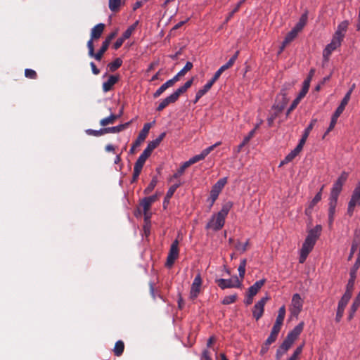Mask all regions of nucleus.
Here are the masks:
<instances>
[{
  "mask_svg": "<svg viewBox=\"0 0 360 360\" xmlns=\"http://www.w3.org/2000/svg\"><path fill=\"white\" fill-rule=\"evenodd\" d=\"M322 231V226L319 224L316 225L314 228L308 231L307 236L302 244V248L300 251L299 262L304 263L308 255L313 250L316 240L319 238Z\"/></svg>",
  "mask_w": 360,
  "mask_h": 360,
  "instance_id": "obj_1",
  "label": "nucleus"
},
{
  "mask_svg": "<svg viewBox=\"0 0 360 360\" xmlns=\"http://www.w3.org/2000/svg\"><path fill=\"white\" fill-rule=\"evenodd\" d=\"M233 207V202L228 201L225 202L220 211L212 214L209 221L205 226L206 229H212L214 231L221 230L225 224V219Z\"/></svg>",
  "mask_w": 360,
  "mask_h": 360,
  "instance_id": "obj_2",
  "label": "nucleus"
},
{
  "mask_svg": "<svg viewBox=\"0 0 360 360\" xmlns=\"http://www.w3.org/2000/svg\"><path fill=\"white\" fill-rule=\"evenodd\" d=\"M151 153L150 151L145 148L140 155L134 164L131 182H135L138 179L146 160L150 156Z\"/></svg>",
  "mask_w": 360,
  "mask_h": 360,
  "instance_id": "obj_3",
  "label": "nucleus"
},
{
  "mask_svg": "<svg viewBox=\"0 0 360 360\" xmlns=\"http://www.w3.org/2000/svg\"><path fill=\"white\" fill-rule=\"evenodd\" d=\"M348 177V173L343 172L333 184L330 191L329 199L338 200V196L342 190V186Z\"/></svg>",
  "mask_w": 360,
  "mask_h": 360,
  "instance_id": "obj_4",
  "label": "nucleus"
},
{
  "mask_svg": "<svg viewBox=\"0 0 360 360\" xmlns=\"http://www.w3.org/2000/svg\"><path fill=\"white\" fill-rule=\"evenodd\" d=\"M227 183V178L224 177L220 179H219L217 183L214 184V185L212 186L211 191H210V196L208 198V200L210 201L209 209L210 210L212 207L213 206L214 202L217 199L219 193L222 191L223 188Z\"/></svg>",
  "mask_w": 360,
  "mask_h": 360,
  "instance_id": "obj_5",
  "label": "nucleus"
},
{
  "mask_svg": "<svg viewBox=\"0 0 360 360\" xmlns=\"http://www.w3.org/2000/svg\"><path fill=\"white\" fill-rule=\"evenodd\" d=\"M360 206V181L354 189L351 198L348 202L347 214L352 216L355 207Z\"/></svg>",
  "mask_w": 360,
  "mask_h": 360,
  "instance_id": "obj_6",
  "label": "nucleus"
},
{
  "mask_svg": "<svg viewBox=\"0 0 360 360\" xmlns=\"http://www.w3.org/2000/svg\"><path fill=\"white\" fill-rule=\"evenodd\" d=\"M288 101L285 91L281 90V93L276 96L272 110L275 113L279 115L285 108Z\"/></svg>",
  "mask_w": 360,
  "mask_h": 360,
  "instance_id": "obj_7",
  "label": "nucleus"
},
{
  "mask_svg": "<svg viewBox=\"0 0 360 360\" xmlns=\"http://www.w3.org/2000/svg\"><path fill=\"white\" fill-rule=\"evenodd\" d=\"M304 300L299 293L292 295L290 311L292 316L297 317L302 310Z\"/></svg>",
  "mask_w": 360,
  "mask_h": 360,
  "instance_id": "obj_8",
  "label": "nucleus"
},
{
  "mask_svg": "<svg viewBox=\"0 0 360 360\" xmlns=\"http://www.w3.org/2000/svg\"><path fill=\"white\" fill-rule=\"evenodd\" d=\"M108 47L109 45L103 41L102 45L99 50L96 53H95L94 44L93 42H91V40H89L87 42L89 56L91 58H95L98 61H100L102 59L104 53L108 50Z\"/></svg>",
  "mask_w": 360,
  "mask_h": 360,
  "instance_id": "obj_9",
  "label": "nucleus"
},
{
  "mask_svg": "<svg viewBox=\"0 0 360 360\" xmlns=\"http://www.w3.org/2000/svg\"><path fill=\"white\" fill-rule=\"evenodd\" d=\"M216 283L221 289L240 288L241 286V281L237 276L229 279L219 278L216 280Z\"/></svg>",
  "mask_w": 360,
  "mask_h": 360,
  "instance_id": "obj_10",
  "label": "nucleus"
},
{
  "mask_svg": "<svg viewBox=\"0 0 360 360\" xmlns=\"http://www.w3.org/2000/svg\"><path fill=\"white\" fill-rule=\"evenodd\" d=\"M150 127H151V123H146L143 125V127L141 129V131H140L136 140L133 143V144L129 150L130 154H133L135 151V148L136 147L139 146L141 143L143 142L146 139Z\"/></svg>",
  "mask_w": 360,
  "mask_h": 360,
  "instance_id": "obj_11",
  "label": "nucleus"
},
{
  "mask_svg": "<svg viewBox=\"0 0 360 360\" xmlns=\"http://www.w3.org/2000/svg\"><path fill=\"white\" fill-rule=\"evenodd\" d=\"M179 242L177 240L173 241L167 257L166 266L171 267L179 256Z\"/></svg>",
  "mask_w": 360,
  "mask_h": 360,
  "instance_id": "obj_12",
  "label": "nucleus"
},
{
  "mask_svg": "<svg viewBox=\"0 0 360 360\" xmlns=\"http://www.w3.org/2000/svg\"><path fill=\"white\" fill-rule=\"evenodd\" d=\"M342 41V39L333 36L330 43L328 44L323 51V57L325 60H328L332 52L338 47L340 46Z\"/></svg>",
  "mask_w": 360,
  "mask_h": 360,
  "instance_id": "obj_13",
  "label": "nucleus"
},
{
  "mask_svg": "<svg viewBox=\"0 0 360 360\" xmlns=\"http://www.w3.org/2000/svg\"><path fill=\"white\" fill-rule=\"evenodd\" d=\"M202 283V281L201 275L200 273H198L194 278V280L191 284L190 295H189L190 299L195 300L198 296V295L200 292Z\"/></svg>",
  "mask_w": 360,
  "mask_h": 360,
  "instance_id": "obj_14",
  "label": "nucleus"
},
{
  "mask_svg": "<svg viewBox=\"0 0 360 360\" xmlns=\"http://www.w3.org/2000/svg\"><path fill=\"white\" fill-rule=\"evenodd\" d=\"M269 300V297L266 296L261 298L254 306L252 309L253 317L257 321L263 315L264 310V305L266 301Z\"/></svg>",
  "mask_w": 360,
  "mask_h": 360,
  "instance_id": "obj_15",
  "label": "nucleus"
},
{
  "mask_svg": "<svg viewBox=\"0 0 360 360\" xmlns=\"http://www.w3.org/2000/svg\"><path fill=\"white\" fill-rule=\"evenodd\" d=\"M337 204H338V200L328 199V225H329V227H332V226H333Z\"/></svg>",
  "mask_w": 360,
  "mask_h": 360,
  "instance_id": "obj_16",
  "label": "nucleus"
},
{
  "mask_svg": "<svg viewBox=\"0 0 360 360\" xmlns=\"http://www.w3.org/2000/svg\"><path fill=\"white\" fill-rule=\"evenodd\" d=\"M212 147H207L202 150L201 153L198 155H195L191 158L188 161H186L189 166H191L193 164L196 163L197 162L200 160H202L205 158L206 156H207L210 153V149Z\"/></svg>",
  "mask_w": 360,
  "mask_h": 360,
  "instance_id": "obj_17",
  "label": "nucleus"
},
{
  "mask_svg": "<svg viewBox=\"0 0 360 360\" xmlns=\"http://www.w3.org/2000/svg\"><path fill=\"white\" fill-rule=\"evenodd\" d=\"M105 29V24L103 23H98L96 25H95L91 31V38L89 40H91V42L94 39H98L101 37L102 35L103 31Z\"/></svg>",
  "mask_w": 360,
  "mask_h": 360,
  "instance_id": "obj_18",
  "label": "nucleus"
},
{
  "mask_svg": "<svg viewBox=\"0 0 360 360\" xmlns=\"http://www.w3.org/2000/svg\"><path fill=\"white\" fill-rule=\"evenodd\" d=\"M349 25V22L347 20H344L341 22L337 27V30L333 36L343 40L345 32H347V27Z\"/></svg>",
  "mask_w": 360,
  "mask_h": 360,
  "instance_id": "obj_19",
  "label": "nucleus"
},
{
  "mask_svg": "<svg viewBox=\"0 0 360 360\" xmlns=\"http://www.w3.org/2000/svg\"><path fill=\"white\" fill-rule=\"evenodd\" d=\"M214 83V82L211 79L205 85H204L202 89H199L195 94V97L193 101V103H196L199 101V99L211 89Z\"/></svg>",
  "mask_w": 360,
  "mask_h": 360,
  "instance_id": "obj_20",
  "label": "nucleus"
},
{
  "mask_svg": "<svg viewBox=\"0 0 360 360\" xmlns=\"http://www.w3.org/2000/svg\"><path fill=\"white\" fill-rule=\"evenodd\" d=\"M119 77L117 75H110L108 80L103 83V91L108 92L118 82Z\"/></svg>",
  "mask_w": 360,
  "mask_h": 360,
  "instance_id": "obj_21",
  "label": "nucleus"
},
{
  "mask_svg": "<svg viewBox=\"0 0 360 360\" xmlns=\"http://www.w3.org/2000/svg\"><path fill=\"white\" fill-rule=\"evenodd\" d=\"M132 122V120L125 122L124 124H121L115 127H105V131H106V134L112 133V134H116L119 133L124 129H126L130 124Z\"/></svg>",
  "mask_w": 360,
  "mask_h": 360,
  "instance_id": "obj_22",
  "label": "nucleus"
},
{
  "mask_svg": "<svg viewBox=\"0 0 360 360\" xmlns=\"http://www.w3.org/2000/svg\"><path fill=\"white\" fill-rule=\"evenodd\" d=\"M165 136L166 132H162L155 139L148 142L146 148L152 153L153 150L159 146Z\"/></svg>",
  "mask_w": 360,
  "mask_h": 360,
  "instance_id": "obj_23",
  "label": "nucleus"
},
{
  "mask_svg": "<svg viewBox=\"0 0 360 360\" xmlns=\"http://www.w3.org/2000/svg\"><path fill=\"white\" fill-rule=\"evenodd\" d=\"M304 322H300L298 325H297L292 330H290L288 334L287 335V337L292 339V340L295 341V340L298 338V336L302 333L303 328H304Z\"/></svg>",
  "mask_w": 360,
  "mask_h": 360,
  "instance_id": "obj_24",
  "label": "nucleus"
},
{
  "mask_svg": "<svg viewBox=\"0 0 360 360\" xmlns=\"http://www.w3.org/2000/svg\"><path fill=\"white\" fill-rule=\"evenodd\" d=\"M359 267H360V259H356L354 264L353 265V266L351 269L350 272H349L350 278L347 282V283H349V286H351L352 285H354L355 279L356 277V272Z\"/></svg>",
  "mask_w": 360,
  "mask_h": 360,
  "instance_id": "obj_25",
  "label": "nucleus"
},
{
  "mask_svg": "<svg viewBox=\"0 0 360 360\" xmlns=\"http://www.w3.org/2000/svg\"><path fill=\"white\" fill-rule=\"evenodd\" d=\"M265 281V279H261L256 281L248 288V292L250 293L251 296L256 295L260 288L264 285Z\"/></svg>",
  "mask_w": 360,
  "mask_h": 360,
  "instance_id": "obj_26",
  "label": "nucleus"
},
{
  "mask_svg": "<svg viewBox=\"0 0 360 360\" xmlns=\"http://www.w3.org/2000/svg\"><path fill=\"white\" fill-rule=\"evenodd\" d=\"M174 83L175 82L172 79L167 80L165 83L161 85L160 87H159L156 90V91L153 94V97H159L167 89L172 86L174 84Z\"/></svg>",
  "mask_w": 360,
  "mask_h": 360,
  "instance_id": "obj_27",
  "label": "nucleus"
},
{
  "mask_svg": "<svg viewBox=\"0 0 360 360\" xmlns=\"http://www.w3.org/2000/svg\"><path fill=\"white\" fill-rule=\"evenodd\" d=\"M342 112L343 111L341 109H339L337 108V109L335 110L334 114L333 115V116L331 117L330 125H329L327 131H326V134L329 133L331 130L333 129V128L335 127V126L337 123L338 117L340 116V115L342 113Z\"/></svg>",
  "mask_w": 360,
  "mask_h": 360,
  "instance_id": "obj_28",
  "label": "nucleus"
},
{
  "mask_svg": "<svg viewBox=\"0 0 360 360\" xmlns=\"http://www.w3.org/2000/svg\"><path fill=\"white\" fill-rule=\"evenodd\" d=\"M301 151L295 148L290 153H288L285 158L281 162L279 167H281L288 162H291Z\"/></svg>",
  "mask_w": 360,
  "mask_h": 360,
  "instance_id": "obj_29",
  "label": "nucleus"
},
{
  "mask_svg": "<svg viewBox=\"0 0 360 360\" xmlns=\"http://www.w3.org/2000/svg\"><path fill=\"white\" fill-rule=\"evenodd\" d=\"M359 306H360V292L356 297L355 300H354V302L350 307V311H349V314L348 316L349 320H351L354 317V314Z\"/></svg>",
  "mask_w": 360,
  "mask_h": 360,
  "instance_id": "obj_30",
  "label": "nucleus"
},
{
  "mask_svg": "<svg viewBox=\"0 0 360 360\" xmlns=\"http://www.w3.org/2000/svg\"><path fill=\"white\" fill-rule=\"evenodd\" d=\"M307 18H308V15H307V12L306 11L301 15L298 22L295 25V26L292 29L296 30V32H300L303 29V27L305 26V25L307 24Z\"/></svg>",
  "mask_w": 360,
  "mask_h": 360,
  "instance_id": "obj_31",
  "label": "nucleus"
},
{
  "mask_svg": "<svg viewBox=\"0 0 360 360\" xmlns=\"http://www.w3.org/2000/svg\"><path fill=\"white\" fill-rule=\"evenodd\" d=\"M297 34H298V32H296V30H295L294 29H292V30L287 34V35L285 36V37L283 41L282 46L281 47V50H280L281 52L283 50L284 47L288 43L292 41L297 37Z\"/></svg>",
  "mask_w": 360,
  "mask_h": 360,
  "instance_id": "obj_32",
  "label": "nucleus"
},
{
  "mask_svg": "<svg viewBox=\"0 0 360 360\" xmlns=\"http://www.w3.org/2000/svg\"><path fill=\"white\" fill-rule=\"evenodd\" d=\"M176 101L175 98L170 94L165 98H164L157 107L158 111H162L165 108H166L169 104L175 103Z\"/></svg>",
  "mask_w": 360,
  "mask_h": 360,
  "instance_id": "obj_33",
  "label": "nucleus"
},
{
  "mask_svg": "<svg viewBox=\"0 0 360 360\" xmlns=\"http://www.w3.org/2000/svg\"><path fill=\"white\" fill-rule=\"evenodd\" d=\"M347 303L342 300L339 301L335 316V321L337 322H340L342 317L343 316L345 308L347 306Z\"/></svg>",
  "mask_w": 360,
  "mask_h": 360,
  "instance_id": "obj_34",
  "label": "nucleus"
},
{
  "mask_svg": "<svg viewBox=\"0 0 360 360\" xmlns=\"http://www.w3.org/2000/svg\"><path fill=\"white\" fill-rule=\"evenodd\" d=\"M193 68V63L191 62L188 61L185 66L174 76L172 78L175 82H176L179 77L184 75L187 71H189Z\"/></svg>",
  "mask_w": 360,
  "mask_h": 360,
  "instance_id": "obj_35",
  "label": "nucleus"
},
{
  "mask_svg": "<svg viewBox=\"0 0 360 360\" xmlns=\"http://www.w3.org/2000/svg\"><path fill=\"white\" fill-rule=\"evenodd\" d=\"M354 286V285H352L351 286H349V283H347V286H346L345 292L341 297L340 300H342L346 303L349 302V301L352 297V290H353Z\"/></svg>",
  "mask_w": 360,
  "mask_h": 360,
  "instance_id": "obj_36",
  "label": "nucleus"
},
{
  "mask_svg": "<svg viewBox=\"0 0 360 360\" xmlns=\"http://www.w3.org/2000/svg\"><path fill=\"white\" fill-rule=\"evenodd\" d=\"M354 286V285H352L351 286H349V283H347V286H346L345 292L341 297L340 300H342L346 303L349 302V301L352 297V290H353Z\"/></svg>",
  "mask_w": 360,
  "mask_h": 360,
  "instance_id": "obj_37",
  "label": "nucleus"
},
{
  "mask_svg": "<svg viewBox=\"0 0 360 360\" xmlns=\"http://www.w3.org/2000/svg\"><path fill=\"white\" fill-rule=\"evenodd\" d=\"M119 118V115H115L111 113L108 117H105L100 121L101 126H106L108 124H113L115 121Z\"/></svg>",
  "mask_w": 360,
  "mask_h": 360,
  "instance_id": "obj_38",
  "label": "nucleus"
},
{
  "mask_svg": "<svg viewBox=\"0 0 360 360\" xmlns=\"http://www.w3.org/2000/svg\"><path fill=\"white\" fill-rule=\"evenodd\" d=\"M124 344L123 341H122V340L117 341L115 345L114 349H113L115 355L117 356H121L124 352Z\"/></svg>",
  "mask_w": 360,
  "mask_h": 360,
  "instance_id": "obj_39",
  "label": "nucleus"
},
{
  "mask_svg": "<svg viewBox=\"0 0 360 360\" xmlns=\"http://www.w3.org/2000/svg\"><path fill=\"white\" fill-rule=\"evenodd\" d=\"M255 134V129L251 130L249 134L244 137L242 143L238 146L237 152H240L241 149L250 141Z\"/></svg>",
  "mask_w": 360,
  "mask_h": 360,
  "instance_id": "obj_40",
  "label": "nucleus"
},
{
  "mask_svg": "<svg viewBox=\"0 0 360 360\" xmlns=\"http://www.w3.org/2000/svg\"><path fill=\"white\" fill-rule=\"evenodd\" d=\"M122 64V60L120 58H117L114 61L108 64V68L110 72L117 70Z\"/></svg>",
  "mask_w": 360,
  "mask_h": 360,
  "instance_id": "obj_41",
  "label": "nucleus"
},
{
  "mask_svg": "<svg viewBox=\"0 0 360 360\" xmlns=\"http://www.w3.org/2000/svg\"><path fill=\"white\" fill-rule=\"evenodd\" d=\"M122 0H109L108 6L111 11L116 12L121 6Z\"/></svg>",
  "mask_w": 360,
  "mask_h": 360,
  "instance_id": "obj_42",
  "label": "nucleus"
},
{
  "mask_svg": "<svg viewBox=\"0 0 360 360\" xmlns=\"http://www.w3.org/2000/svg\"><path fill=\"white\" fill-rule=\"evenodd\" d=\"M285 316V306H282L278 309V316L276 319V323L283 324L284 318Z\"/></svg>",
  "mask_w": 360,
  "mask_h": 360,
  "instance_id": "obj_43",
  "label": "nucleus"
},
{
  "mask_svg": "<svg viewBox=\"0 0 360 360\" xmlns=\"http://www.w3.org/2000/svg\"><path fill=\"white\" fill-rule=\"evenodd\" d=\"M180 186H181V183H177V184H175L172 185V186H170L169 188L168 189L167 192V194H166V196H165V200H169L172 197V195L175 193L176 190Z\"/></svg>",
  "mask_w": 360,
  "mask_h": 360,
  "instance_id": "obj_44",
  "label": "nucleus"
},
{
  "mask_svg": "<svg viewBox=\"0 0 360 360\" xmlns=\"http://www.w3.org/2000/svg\"><path fill=\"white\" fill-rule=\"evenodd\" d=\"M247 264L246 259H243L240 260L238 271L239 276L243 279L244 278L245 274V266Z\"/></svg>",
  "mask_w": 360,
  "mask_h": 360,
  "instance_id": "obj_45",
  "label": "nucleus"
},
{
  "mask_svg": "<svg viewBox=\"0 0 360 360\" xmlns=\"http://www.w3.org/2000/svg\"><path fill=\"white\" fill-rule=\"evenodd\" d=\"M86 133L88 135L94 136H101L105 134L106 131H105V128L100 129L98 130H94L91 129H89L86 130Z\"/></svg>",
  "mask_w": 360,
  "mask_h": 360,
  "instance_id": "obj_46",
  "label": "nucleus"
},
{
  "mask_svg": "<svg viewBox=\"0 0 360 360\" xmlns=\"http://www.w3.org/2000/svg\"><path fill=\"white\" fill-rule=\"evenodd\" d=\"M189 165H188V163L186 162H184L181 166L178 169V170L176 171V172H175L173 176H172V178L174 179H178L179 177H180L185 172V169L188 167Z\"/></svg>",
  "mask_w": 360,
  "mask_h": 360,
  "instance_id": "obj_47",
  "label": "nucleus"
},
{
  "mask_svg": "<svg viewBox=\"0 0 360 360\" xmlns=\"http://www.w3.org/2000/svg\"><path fill=\"white\" fill-rule=\"evenodd\" d=\"M323 187L324 186H321L320 191L315 195L312 200L309 202V205L314 207L321 200Z\"/></svg>",
  "mask_w": 360,
  "mask_h": 360,
  "instance_id": "obj_48",
  "label": "nucleus"
},
{
  "mask_svg": "<svg viewBox=\"0 0 360 360\" xmlns=\"http://www.w3.org/2000/svg\"><path fill=\"white\" fill-rule=\"evenodd\" d=\"M248 245L249 239H248L245 243H241L240 241H238L235 245V248L240 252L243 253L247 250Z\"/></svg>",
  "mask_w": 360,
  "mask_h": 360,
  "instance_id": "obj_49",
  "label": "nucleus"
},
{
  "mask_svg": "<svg viewBox=\"0 0 360 360\" xmlns=\"http://www.w3.org/2000/svg\"><path fill=\"white\" fill-rule=\"evenodd\" d=\"M350 92H347V94L345 95L344 98L341 101V103L340 105L338 107V108L341 109L342 111H344L345 106L347 105L348 102L350 100Z\"/></svg>",
  "mask_w": 360,
  "mask_h": 360,
  "instance_id": "obj_50",
  "label": "nucleus"
},
{
  "mask_svg": "<svg viewBox=\"0 0 360 360\" xmlns=\"http://www.w3.org/2000/svg\"><path fill=\"white\" fill-rule=\"evenodd\" d=\"M237 298V295L236 294L228 295L224 297L221 303L223 304L227 305L233 303Z\"/></svg>",
  "mask_w": 360,
  "mask_h": 360,
  "instance_id": "obj_51",
  "label": "nucleus"
},
{
  "mask_svg": "<svg viewBox=\"0 0 360 360\" xmlns=\"http://www.w3.org/2000/svg\"><path fill=\"white\" fill-rule=\"evenodd\" d=\"M227 69H229V68L225 64L221 66L219 69L214 73L212 80L215 82L219 78L221 73Z\"/></svg>",
  "mask_w": 360,
  "mask_h": 360,
  "instance_id": "obj_52",
  "label": "nucleus"
},
{
  "mask_svg": "<svg viewBox=\"0 0 360 360\" xmlns=\"http://www.w3.org/2000/svg\"><path fill=\"white\" fill-rule=\"evenodd\" d=\"M135 27H136V25H131V26L129 27H128V28H127V29L124 32V33L122 34V36L121 37H122L124 40L129 39V38L131 37V34H132L133 31L134 30Z\"/></svg>",
  "mask_w": 360,
  "mask_h": 360,
  "instance_id": "obj_53",
  "label": "nucleus"
},
{
  "mask_svg": "<svg viewBox=\"0 0 360 360\" xmlns=\"http://www.w3.org/2000/svg\"><path fill=\"white\" fill-rule=\"evenodd\" d=\"M317 120L316 119H312L309 123V124L307 126V127L304 130L303 134L304 136L308 137L310 131L312 130L314 124L316 123Z\"/></svg>",
  "mask_w": 360,
  "mask_h": 360,
  "instance_id": "obj_54",
  "label": "nucleus"
},
{
  "mask_svg": "<svg viewBox=\"0 0 360 360\" xmlns=\"http://www.w3.org/2000/svg\"><path fill=\"white\" fill-rule=\"evenodd\" d=\"M294 342H295L294 340H292V339H290L286 336V338H285V340H283V342H282L281 346L282 347L285 348V349L288 350L292 347Z\"/></svg>",
  "mask_w": 360,
  "mask_h": 360,
  "instance_id": "obj_55",
  "label": "nucleus"
},
{
  "mask_svg": "<svg viewBox=\"0 0 360 360\" xmlns=\"http://www.w3.org/2000/svg\"><path fill=\"white\" fill-rule=\"evenodd\" d=\"M141 205L143 207L144 214L146 215L147 212L151 206V203L146 199V198H144L141 202Z\"/></svg>",
  "mask_w": 360,
  "mask_h": 360,
  "instance_id": "obj_56",
  "label": "nucleus"
},
{
  "mask_svg": "<svg viewBox=\"0 0 360 360\" xmlns=\"http://www.w3.org/2000/svg\"><path fill=\"white\" fill-rule=\"evenodd\" d=\"M158 183V179L156 177H153L152 180L150 181V184L147 186V188L145 189V193H148L151 192L154 188L155 187L156 184Z\"/></svg>",
  "mask_w": 360,
  "mask_h": 360,
  "instance_id": "obj_57",
  "label": "nucleus"
},
{
  "mask_svg": "<svg viewBox=\"0 0 360 360\" xmlns=\"http://www.w3.org/2000/svg\"><path fill=\"white\" fill-rule=\"evenodd\" d=\"M25 76L27 78L34 79L37 78V72L34 70L27 68L25 70Z\"/></svg>",
  "mask_w": 360,
  "mask_h": 360,
  "instance_id": "obj_58",
  "label": "nucleus"
},
{
  "mask_svg": "<svg viewBox=\"0 0 360 360\" xmlns=\"http://www.w3.org/2000/svg\"><path fill=\"white\" fill-rule=\"evenodd\" d=\"M278 335L276 333H273V332L271 331V333L269 336L267 338L265 342L266 346H269L271 344L274 342L277 339Z\"/></svg>",
  "mask_w": 360,
  "mask_h": 360,
  "instance_id": "obj_59",
  "label": "nucleus"
},
{
  "mask_svg": "<svg viewBox=\"0 0 360 360\" xmlns=\"http://www.w3.org/2000/svg\"><path fill=\"white\" fill-rule=\"evenodd\" d=\"M186 90L184 88L183 86L178 88L175 91H174L171 95L175 98L176 101L178 100L179 96L186 92Z\"/></svg>",
  "mask_w": 360,
  "mask_h": 360,
  "instance_id": "obj_60",
  "label": "nucleus"
},
{
  "mask_svg": "<svg viewBox=\"0 0 360 360\" xmlns=\"http://www.w3.org/2000/svg\"><path fill=\"white\" fill-rule=\"evenodd\" d=\"M117 34V30L112 32L110 33L105 39L103 42L107 44L108 45H110L111 41L115 37V36Z\"/></svg>",
  "mask_w": 360,
  "mask_h": 360,
  "instance_id": "obj_61",
  "label": "nucleus"
},
{
  "mask_svg": "<svg viewBox=\"0 0 360 360\" xmlns=\"http://www.w3.org/2000/svg\"><path fill=\"white\" fill-rule=\"evenodd\" d=\"M357 248H358V243L356 240H354L352 244V246H351L350 253H349V255L348 257V260H351L352 259L354 252L357 250Z\"/></svg>",
  "mask_w": 360,
  "mask_h": 360,
  "instance_id": "obj_62",
  "label": "nucleus"
},
{
  "mask_svg": "<svg viewBox=\"0 0 360 360\" xmlns=\"http://www.w3.org/2000/svg\"><path fill=\"white\" fill-rule=\"evenodd\" d=\"M288 352L287 349L282 347L281 345L277 349L276 353V358L277 360H280L281 356L285 354Z\"/></svg>",
  "mask_w": 360,
  "mask_h": 360,
  "instance_id": "obj_63",
  "label": "nucleus"
},
{
  "mask_svg": "<svg viewBox=\"0 0 360 360\" xmlns=\"http://www.w3.org/2000/svg\"><path fill=\"white\" fill-rule=\"evenodd\" d=\"M200 360H212L207 349L202 351Z\"/></svg>",
  "mask_w": 360,
  "mask_h": 360,
  "instance_id": "obj_64",
  "label": "nucleus"
}]
</instances>
